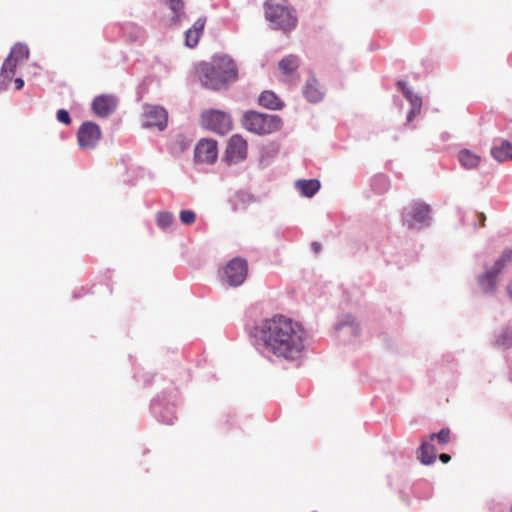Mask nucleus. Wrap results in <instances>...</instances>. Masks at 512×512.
Here are the masks:
<instances>
[{"label":"nucleus","instance_id":"obj_1","mask_svg":"<svg viewBox=\"0 0 512 512\" xmlns=\"http://www.w3.org/2000/svg\"><path fill=\"white\" fill-rule=\"evenodd\" d=\"M258 340L267 352L286 360H296L304 350V329L301 324L283 315L264 320L257 329Z\"/></svg>","mask_w":512,"mask_h":512},{"label":"nucleus","instance_id":"obj_2","mask_svg":"<svg viewBox=\"0 0 512 512\" xmlns=\"http://www.w3.org/2000/svg\"><path fill=\"white\" fill-rule=\"evenodd\" d=\"M195 74L203 86L220 90L238 77L237 67L227 55L214 57L212 62H201L195 67Z\"/></svg>","mask_w":512,"mask_h":512},{"label":"nucleus","instance_id":"obj_3","mask_svg":"<svg viewBox=\"0 0 512 512\" xmlns=\"http://www.w3.org/2000/svg\"><path fill=\"white\" fill-rule=\"evenodd\" d=\"M264 10L266 19L275 28L290 31L297 25V18L288 6L287 0H267Z\"/></svg>","mask_w":512,"mask_h":512},{"label":"nucleus","instance_id":"obj_4","mask_svg":"<svg viewBox=\"0 0 512 512\" xmlns=\"http://www.w3.org/2000/svg\"><path fill=\"white\" fill-rule=\"evenodd\" d=\"M282 120L277 115L263 114L255 111L246 112L243 119V126L246 130L263 135L278 131L281 128Z\"/></svg>","mask_w":512,"mask_h":512},{"label":"nucleus","instance_id":"obj_5","mask_svg":"<svg viewBox=\"0 0 512 512\" xmlns=\"http://www.w3.org/2000/svg\"><path fill=\"white\" fill-rule=\"evenodd\" d=\"M512 263V248L505 249L500 255L499 259L495 262L492 269L486 271L478 279L480 286L485 292H494L497 285V277L504 269V267Z\"/></svg>","mask_w":512,"mask_h":512},{"label":"nucleus","instance_id":"obj_6","mask_svg":"<svg viewBox=\"0 0 512 512\" xmlns=\"http://www.w3.org/2000/svg\"><path fill=\"white\" fill-rule=\"evenodd\" d=\"M201 125L215 133L224 135L232 128L229 114L220 110H208L201 115Z\"/></svg>","mask_w":512,"mask_h":512},{"label":"nucleus","instance_id":"obj_7","mask_svg":"<svg viewBox=\"0 0 512 512\" xmlns=\"http://www.w3.org/2000/svg\"><path fill=\"white\" fill-rule=\"evenodd\" d=\"M248 154V144L243 136L239 134L232 135L226 145L223 155V161L228 165H233L244 161Z\"/></svg>","mask_w":512,"mask_h":512},{"label":"nucleus","instance_id":"obj_8","mask_svg":"<svg viewBox=\"0 0 512 512\" xmlns=\"http://www.w3.org/2000/svg\"><path fill=\"white\" fill-rule=\"evenodd\" d=\"M247 273V261L240 257L232 259L224 268L225 281L230 286L241 285L245 281Z\"/></svg>","mask_w":512,"mask_h":512},{"label":"nucleus","instance_id":"obj_9","mask_svg":"<svg viewBox=\"0 0 512 512\" xmlns=\"http://www.w3.org/2000/svg\"><path fill=\"white\" fill-rule=\"evenodd\" d=\"M218 158L217 141L214 139H201L194 150V160L202 164H213Z\"/></svg>","mask_w":512,"mask_h":512},{"label":"nucleus","instance_id":"obj_10","mask_svg":"<svg viewBox=\"0 0 512 512\" xmlns=\"http://www.w3.org/2000/svg\"><path fill=\"white\" fill-rule=\"evenodd\" d=\"M77 138L82 149H93L101 138L100 127L93 122H84L78 130Z\"/></svg>","mask_w":512,"mask_h":512},{"label":"nucleus","instance_id":"obj_11","mask_svg":"<svg viewBox=\"0 0 512 512\" xmlns=\"http://www.w3.org/2000/svg\"><path fill=\"white\" fill-rule=\"evenodd\" d=\"M143 125L164 130L167 126V112L160 106H146L143 113Z\"/></svg>","mask_w":512,"mask_h":512},{"label":"nucleus","instance_id":"obj_12","mask_svg":"<svg viewBox=\"0 0 512 512\" xmlns=\"http://www.w3.org/2000/svg\"><path fill=\"white\" fill-rule=\"evenodd\" d=\"M430 207L424 203H415L410 212L405 216V222L409 228L428 223L430 217Z\"/></svg>","mask_w":512,"mask_h":512},{"label":"nucleus","instance_id":"obj_13","mask_svg":"<svg viewBox=\"0 0 512 512\" xmlns=\"http://www.w3.org/2000/svg\"><path fill=\"white\" fill-rule=\"evenodd\" d=\"M117 99L112 95L97 96L92 102L93 112L99 117H107L117 107Z\"/></svg>","mask_w":512,"mask_h":512},{"label":"nucleus","instance_id":"obj_14","mask_svg":"<svg viewBox=\"0 0 512 512\" xmlns=\"http://www.w3.org/2000/svg\"><path fill=\"white\" fill-rule=\"evenodd\" d=\"M300 65V59L296 55H288L278 62V70L288 82H295L297 70Z\"/></svg>","mask_w":512,"mask_h":512},{"label":"nucleus","instance_id":"obj_15","mask_svg":"<svg viewBox=\"0 0 512 512\" xmlns=\"http://www.w3.org/2000/svg\"><path fill=\"white\" fill-rule=\"evenodd\" d=\"M206 25V17L198 18L191 28L186 31L185 44L189 48H194L198 45Z\"/></svg>","mask_w":512,"mask_h":512},{"label":"nucleus","instance_id":"obj_16","mask_svg":"<svg viewBox=\"0 0 512 512\" xmlns=\"http://www.w3.org/2000/svg\"><path fill=\"white\" fill-rule=\"evenodd\" d=\"M303 93L307 100L314 103L321 101L324 96V93L320 89V85L315 77L310 78L306 82Z\"/></svg>","mask_w":512,"mask_h":512},{"label":"nucleus","instance_id":"obj_17","mask_svg":"<svg viewBox=\"0 0 512 512\" xmlns=\"http://www.w3.org/2000/svg\"><path fill=\"white\" fill-rule=\"evenodd\" d=\"M259 104L267 109L278 110L283 107V102L273 91H263L259 96Z\"/></svg>","mask_w":512,"mask_h":512},{"label":"nucleus","instance_id":"obj_18","mask_svg":"<svg viewBox=\"0 0 512 512\" xmlns=\"http://www.w3.org/2000/svg\"><path fill=\"white\" fill-rule=\"evenodd\" d=\"M398 84L401 87V90L407 100L411 103L412 108L408 115V120L411 121L412 117L420 111L422 100L418 95L414 94L410 89L406 87L405 82H399Z\"/></svg>","mask_w":512,"mask_h":512},{"label":"nucleus","instance_id":"obj_19","mask_svg":"<svg viewBox=\"0 0 512 512\" xmlns=\"http://www.w3.org/2000/svg\"><path fill=\"white\" fill-rule=\"evenodd\" d=\"M458 159L460 164L466 169L476 168L481 161L479 155L468 149L461 150L458 154Z\"/></svg>","mask_w":512,"mask_h":512},{"label":"nucleus","instance_id":"obj_20","mask_svg":"<svg viewBox=\"0 0 512 512\" xmlns=\"http://www.w3.org/2000/svg\"><path fill=\"white\" fill-rule=\"evenodd\" d=\"M491 155L499 162L512 160V143L503 141L501 145L491 149Z\"/></svg>","mask_w":512,"mask_h":512},{"label":"nucleus","instance_id":"obj_21","mask_svg":"<svg viewBox=\"0 0 512 512\" xmlns=\"http://www.w3.org/2000/svg\"><path fill=\"white\" fill-rule=\"evenodd\" d=\"M297 188L305 197H312L320 189V182L316 179L299 180L296 183Z\"/></svg>","mask_w":512,"mask_h":512},{"label":"nucleus","instance_id":"obj_22","mask_svg":"<svg viewBox=\"0 0 512 512\" xmlns=\"http://www.w3.org/2000/svg\"><path fill=\"white\" fill-rule=\"evenodd\" d=\"M254 202L255 198L252 194L240 191L234 196L232 200V207L234 211H242L247 205Z\"/></svg>","mask_w":512,"mask_h":512},{"label":"nucleus","instance_id":"obj_23","mask_svg":"<svg viewBox=\"0 0 512 512\" xmlns=\"http://www.w3.org/2000/svg\"><path fill=\"white\" fill-rule=\"evenodd\" d=\"M18 64L19 63L14 61L9 56L4 60L2 68H1L0 76L2 77L3 83L5 85H7L12 80Z\"/></svg>","mask_w":512,"mask_h":512},{"label":"nucleus","instance_id":"obj_24","mask_svg":"<svg viewBox=\"0 0 512 512\" xmlns=\"http://www.w3.org/2000/svg\"><path fill=\"white\" fill-rule=\"evenodd\" d=\"M421 462L425 465H430L436 460V453L434 446L426 441H423L420 446V456Z\"/></svg>","mask_w":512,"mask_h":512},{"label":"nucleus","instance_id":"obj_25","mask_svg":"<svg viewBox=\"0 0 512 512\" xmlns=\"http://www.w3.org/2000/svg\"><path fill=\"white\" fill-rule=\"evenodd\" d=\"M8 56L17 63H20L29 57V49L26 45L17 43L12 47Z\"/></svg>","mask_w":512,"mask_h":512},{"label":"nucleus","instance_id":"obj_26","mask_svg":"<svg viewBox=\"0 0 512 512\" xmlns=\"http://www.w3.org/2000/svg\"><path fill=\"white\" fill-rule=\"evenodd\" d=\"M174 222V216L172 213L167 211H160L156 215V223L159 228L166 230L171 227Z\"/></svg>","mask_w":512,"mask_h":512},{"label":"nucleus","instance_id":"obj_27","mask_svg":"<svg viewBox=\"0 0 512 512\" xmlns=\"http://www.w3.org/2000/svg\"><path fill=\"white\" fill-rule=\"evenodd\" d=\"M496 344L502 348L512 346V329H504L496 338Z\"/></svg>","mask_w":512,"mask_h":512},{"label":"nucleus","instance_id":"obj_28","mask_svg":"<svg viewBox=\"0 0 512 512\" xmlns=\"http://www.w3.org/2000/svg\"><path fill=\"white\" fill-rule=\"evenodd\" d=\"M450 434L451 432L449 428H442L438 433L431 434L429 439L431 441L436 439L438 444L445 445L450 441Z\"/></svg>","mask_w":512,"mask_h":512},{"label":"nucleus","instance_id":"obj_29","mask_svg":"<svg viewBox=\"0 0 512 512\" xmlns=\"http://www.w3.org/2000/svg\"><path fill=\"white\" fill-rule=\"evenodd\" d=\"M180 220L184 225H191L196 220V214L192 210H182L180 212Z\"/></svg>","mask_w":512,"mask_h":512},{"label":"nucleus","instance_id":"obj_30","mask_svg":"<svg viewBox=\"0 0 512 512\" xmlns=\"http://www.w3.org/2000/svg\"><path fill=\"white\" fill-rule=\"evenodd\" d=\"M184 7V2L182 0H169V8L177 13L179 11H181ZM180 20V15L179 14H176L175 17H174V21H179Z\"/></svg>","mask_w":512,"mask_h":512},{"label":"nucleus","instance_id":"obj_31","mask_svg":"<svg viewBox=\"0 0 512 512\" xmlns=\"http://www.w3.org/2000/svg\"><path fill=\"white\" fill-rule=\"evenodd\" d=\"M57 120L65 125H69L71 123V118L67 110L60 109L57 112Z\"/></svg>","mask_w":512,"mask_h":512},{"label":"nucleus","instance_id":"obj_32","mask_svg":"<svg viewBox=\"0 0 512 512\" xmlns=\"http://www.w3.org/2000/svg\"><path fill=\"white\" fill-rule=\"evenodd\" d=\"M476 216L479 220V227H483L485 225L486 216L484 213H476Z\"/></svg>","mask_w":512,"mask_h":512},{"label":"nucleus","instance_id":"obj_33","mask_svg":"<svg viewBox=\"0 0 512 512\" xmlns=\"http://www.w3.org/2000/svg\"><path fill=\"white\" fill-rule=\"evenodd\" d=\"M14 83H15V88H16L17 90L22 89V88H23V86H24V81H23V79H21V78H16V79L14 80Z\"/></svg>","mask_w":512,"mask_h":512},{"label":"nucleus","instance_id":"obj_34","mask_svg":"<svg viewBox=\"0 0 512 512\" xmlns=\"http://www.w3.org/2000/svg\"><path fill=\"white\" fill-rule=\"evenodd\" d=\"M439 459L443 463H448L451 460V457L448 454L442 453V454L439 455Z\"/></svg>","mask_w":512,"mask_h":512},{"label":"nucleus","instance_id":"obj_35","mask_svg":"<svg viewBox=\"0 0 512 512\" xmlns=\"http://www.w3.org/2000/svg\"><path fill=\"white\" fill-rule=\"evenodd\" d=\"M311 247H312V249L314 250L315 253H319L320 250H321V245L318 242H313L311 244Z\"/></svg>","mask_w":512,"mask_h":512},{"label":"nucleus","instance_id":"obj_36","mask_svg":"<svg viewBox=\"0 0 512 512\" xmlns=\"http://www.w3.org/2000/svg\"><path fill=\"white\" fill-rule=\"evenodd\" d=\"M506 290L509 297L512 299V280L508 283Z\"/></svg>","mask_w":512,"mask_h":512},{"label":"nucleus","instance_id":"obj_37","mask_svg":"<svg viewBox=\"0 0 512 512\" xmlns=\"http://www.w3.org/2000/svg\"><path fill=\"white\" fill-rule=\"evenodd\" d=\"M510 512H512V505H511V509H510Z\"/></svg>","mask_w":512,"mask_h":512}]
</instances>
